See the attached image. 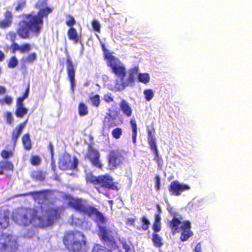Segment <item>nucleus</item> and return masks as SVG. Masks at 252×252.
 Listing matches in <instances>:
<instances>
[{"label":"nucleus","mask_w":252,"mask_h":252,"mask_svg":"<svg viewBox=\"0 0 252 252\" xmlns=\"http://www.w3.org/2000/svg\"><path fill=\"white\" fill-rule=\"evenodd\" d=\"M47 0H38L34 8L38 9L37 14L29 13L24 16V19L18 23L16 33L22 39L30 38V34L38 36L43 27V19H47L53 8L47 6Z\"/></svg>","instance_id":"obj_1"},{"label":"nucleus","mask_w":252,"mask_h":252,"mask_svg":"<svg viewBox=\"0 0 252 252\" xmlns=\"http://www.w3.org/2000/svg\"><path fill=\"white\" fill-rule=\"evenodd\" d=\"M70 205L77 211L71 217L70 223L76 226H81L83 223L82 217H80L79 213L87 215L94 219L98 224L100 237L104 241L112 242L116 231L109 230L103 224L105 223L106 219L103 215L95 208L88 205L86 202L81 199H72L69 202Z\"/></svg>","instance_id":"obj_2"},{"label":"nucleus","mask_w":252,"mask_h":252,"mask_svg":"<svg viewBox=\"0 0 252 252\" xmlns=\"http://www.w3.org/2000/svg\"><path fill=\"white\" fill-rule=\"evenodd\" d=\"M41 207L38 210L21 208L13 212V220L19 225L27 226L32 224L35 226L44 227L51 225L61 211L50 208L46 211Z\"/></svg>","instance_id":"obj_3"},{"label":"nucleus","mask_w":252,"mask_h":252,"mask_svg":"<svg viewBox=\"0 0 252 252\" xmlns=\"http://www.w3.org/2000/svg\"><path fill=\"white\" fill-rule=\"evenodd\" d=\"M167 209L173 217L172 220L169 222V225L173 233L181 232L180 239L182 241H187L192 235L190 230V225L188 221H184L181 216L171 207L167 199H165Z\"/></svg>","instance_id":"obj_4"},{"label":"nucleus","mask_w":252,"mask_h":252,"mask_svg":"<svg viewBox=\"0 0 252 252\" xmlns=\"http://www.w3.org/2000/svg\"><path fill=\"white\" fill-rule=\"evenodd\" d=\"M112 71L118 76L121 78L122 86L119 90H123L128 86H133L136 76L138 73V67H135L129 70L126 76L125 67L122 64H110Z\"/></svg>","instance_id":"obj_5"},{"label":"nucleus","mask_w":252,"mask_h":252,"mask_svg":"<svg viewBox=\"0 0 252 252\" xmlns=\"http://www.w3.org/2000/svg\"><path fill=\"white\" fill-rule=\"evenodd\" d=\"M63 243L68 250L79 252L85 246L84 236L80 232H69L64 237Z\"/></svg>","instance_id":"obj_6"},{"label":"nucleus","mask_w":252,"mask_h":252,"mask_svg":"<svg viewBox=\"0 0 252 252\" xmlns=\"http://www.w3.org/2000/svg\"><path fill=\"white\" fill-rule=\"evenodd\" d=\"M87 181L98 186L96 188L99 192L103 193V189L104 188L112 189L116 188V187L113 184L112 178L108 175L97 177L92 174H89L87 176Z\"/></svg>","instance_id":"obj_7"},{"label":"nucleus","mask_w":252,"mask_h":252,"mask_svg":"<svg viewBox=\"0 0 252 252\" xmlns=\"http://www.w3.org/2000/svg\"><path fill=\"white\" fill-rule=\"evenodd\" d=\"M79 161L78 159L73 157L71 158L67 154H64L60 158L59 167L63 170L75 169L77 168Z\"/></svg>","instance_id":"obj_8"},{"label":"nucleus","mask_w":252,"mask_h":252,"mask_svg":"<svg viewBox=\"0 0 252 252\" xmlns=\"http://www.w3.org/2000/svg\"><path fill=\"white\" fill-rule=\"evenodd\" d=\"M4 236L0 239V246H1V251L3 252H14L17 248V244L14 237L8 236L5 239V242H2Z\"/></svg>","instance_id":"obj_9"},{"label":"nucleus","mask_w":252,"mask_h":252,"mask_svg":"<svg viewBox=\"0 0 252 252\" xmlns=\"http://www.w3.org/2000/svg\"><path fill=\"white\" fill-rule=\"evenodd\" d=\"M189 189V186L187 185L181 184L178 181H173L170 184L169 191L172 195L179 196L183 191Z\"/></svg>","instance_id":"obj_10"},{"label":"nucleus","mask_w":252,"mask_h":252,"mask_svg":"<svg viewBox=\"0 0 252 252\" xmlns=\"http://www.w3.org/2000/svg\"><path fill=\"white\" fill-rule=\"evenodd\" d=\"M124 160L121 154L117 151H113L109 156L108 165L110 169H114L119 166Z\"/></svg>","instance_id":"obj_11"},{"label":"nucleus","mask_w":252,"mask_h":252,"mask_svg":"<svg viewBox=\"0 0 252 252\" xmlns=\"http://www.w3.org/2000/svg\"><path fill=\"white\" fill-rule=\"evenodd\" d=\"M86 158L90 160L93 165L99 168L101 167L102 164L99 159V154L97 151L90 147Z\"/></svg>","instance_id":"obj_12"},{"label":"nucleus","mask_w":252,"mask_h":252,"mask_svg":"<svg viewBox=\"0 0 252 252\" xmlns=\"http://www.w3.org/2000/svg\"><path fill=\"white\" fill-rule=\"evenodd\" d=\"M101 47L103 52V57L108 63H119V60L113 55L112 52H110L107 49L105 45L103 42H100Z\"/></svg>","instance_id":"obj_13"},{"label":"nucleus","mask_w":252,"mask_h":252,"mask_svg":"<svg viewBox=\"0 0 252 252\" xmlns=\"http://www.w3.org/2000/svg\"><path fill=\"white\" fill-rule=\"evenodd\" d=\"M10 213L4 210L0 211V230L6 228L9 225Z\"/></svg>","instance_id":"obj_14"},{"label":"nucleus","mask_w":252,"mask_h":252,"mask_svg":"<svg viewBox=\"0 0 252 252\" xmlns=\"http://www.w3.org/2000/svg\"><path fill=\"white\" fill-rule=\"evenodd\" d=\"M13 15L10 11L7 10L4 14V19L0 21V27L6 29L9 27L12 23Z\"/></svg>","instance_id":"obj_15"},{"label":"nucleus","mask_w":252,"mask_h":252,"mask_svg":"<svg viewBox=\"0 0 252 252\" xmlns=\"http://www.w3.org/2000/svg\"><path fill=\"white\" fill-rule=\"evenodd\" d=\"M68 38L70 40L72 41L74 43L81 42V38L74 28H69L67 31Z\"/></svg>","instance_id":"obj_16"},{"label":"nucleus","mask_w":252,"mask_h":252,"mask_svg":"<svg viewBox=\"0 0 252 252\" xmlns=\"http://www.w3.org/2000/svg\"><path fill=\"white\" fill-rule=\"evenodd\" d=\"M120 110L126 117H129L132 114V109L128 103L125 100L122 99L119 103Z\"/></svg>","instance_id":"obj_17"},{"label":"nucleus","mask_w":252,"mask_h":252,"mask_svg":"<svg viewBox=\"0 0 252 252\" xmlns=\"http://www.w3.org/2000/svg\"><path fill=\"white\" fill-rule=\"evenodd\" d=\"M148 141L151 149L154 153H157L158 149L156 142V138L152 131H148Z\"/></svg>","instance_id":"obj_18"},{"label":"nucleus","mask_w":252,"mask_h":252,"mask_svg":"<svg viewBox=\"0 0 252 252\" xmlns=\"http://www.w3.org/2000/svg\"><path fill=\"white\" fill-rule=\"evenodd\" d=\"M67 70L68 77L71 82V88L73 90L74 85L75 70V68L73 64H68L67 66Z\"/></svg>","instance_id":"obj_19"},{"label":"nucleus","mask_w":252,"mask_h":252,"mask_svg":"<svg viewBox=\"0 0 252 252\" xmlns=\"http://www.w3.org/2000/svg\"><path fill=\"white\" fill-rule=\"evenodd\" d=\"M28 122V120L26 121L24 123L21 124L18 126L16 127L13 131L12 133V140L15 143L17 139L18 138L19 136L22 132L23 128L26 126V125Z\"/></svg>","instance_id":"obj_20"},{"label":"nucleus","mask_w":252,"mask_h":252,"mask_svg":"<svg viewBox=\"0 0 252 252\" xmlns=\"http://www.w3.org/2000/svg\"><path fill=\"white\" fill-rule=\"evenodd\" d=\"M139 68H138V70ZM137 76L138 81L144 84H147L150 82V76L149 73H138L136 77Z\"/></svg>","instance_id":"obj_21"},{"label":"nucleus","mask_w":252,"mask_h":252,"mask_svg":"<svg viewBox=\"0 0 252 252\" xmlns=\"http://www.w3.org/2000/svg\"><path fill=\"white\" fill-rule=\"evenodd\" d=\"M28 109L24 105L16 106L15 115L17 117L23 118L28 113Z\"/></svg>","instance_id":"obj_22"},{"label":"nucleus","mask_w":252,"mask_h":252,"mask_svg":"<svg viewBox=\"0 0 252 252\" xmlns=\"http://www.w3.org/2000/svg\"><path fill=\"white\" fill-rule=\"evenodd\" d=\"M22 142L25 148L29 150L31 149V142L29 134H25L22 138Z\"/></svg>","instance_id":"obj_23"},{"label":"nucleus","mask_w":252,"mask_h":252,"mask_svg":"<svg viewBox=\"0 0 252 252\" xmlns=\"http://www.w3.org/2000/svg\"><path fill=\"white\" fill-rule=\"evenodd\" d=\"M65 17L67 19L65 21V24L69 28H73L76 24V20L74 17L70 14H67Z\"/></svg>","instance_id":"obj_24"},{"label":"nucleus","mask_w":252,"mask_h":252,"mask_svg":"<svg viewBox=\"0 0 252 252\" xmlns=\"http://www.w3.org/2000/svg\"><path fill=\"white\" fill-rule=\"evenodd\" d=\"M153 229L156 232H158L160 229V217L159 214H157L155 216V221L153 225Z\"/></svg>","instance_id":"obj_25"},{"label":"nucleus","mask_w":252,"mask_h":252,"mask_svg":"<svg viewBox=\"0 0 252 252\" xmlns=\"http://www.w3.org/2000/svg\"><path fill=\"white\" fill-rule=\"evenodd\" d=\"M145 99L147 101L151 100L154 96V92L152 89H146L143 92Z\"/></svg>","instance_id":"obj_26"},{"label":"nucleus","mask_w":252,"mask_h":252,"mask_svg":"<svg viewBox=\"0 0 252 252\" xmlns=\"http://www.w3.org/2000/svg\"><path fill=\"white\" fill-rule=\"evenodd\" d=\"M33 197L35 200H38L40 202L41 200H45L47 198V193L44 191L36 192L34 193Z\"/></svg>","instance_id":"obj_27"},{"label":"nucleus","mask_w":252,"mask_h":252,"mask_svg":"<svg viewBox=\"0 0 252 252\" xmlns=\"http://www.w3.org/2000/svg\"><path fill=\"white\" fill-rule=\"evenodd\" d=\"M88 113V107L87 106L83 103H81L79 105V114L80 116L86 115Z\"/></svg>","instance_id":"obj_28"},{"label":"nucleus","mask_w":252,"mask_h":252,"mask_svg":"<svg viewBox=\"0 0 252 252\" xmlns=\"http://www.w3.org/2000/svg\"><path fill=\"white\" fill-rule=\"evenodd\" d=\"M92 252H112L111 251L107 250L103 246L100 245L96 244L94 246Z\"/></svg>","instance_id":"obj_29"},{"label":"nucleus","mask_w":252,"mask_h":252,"mask_svg":"<svg viewBox=\"0 0 252 252\" xmlns=\"http://www.w3.org/2000/svg\"><path fill=\"white\" fill-rule=\"evenodd\" d=\"M153 241L155 245L157 247H159L162 245L161 239L159 235L157 234L153 235Z\"/></svg>","instance_id":"obj_30"},{"label":"nucleus","mask_w":252,"mask_h":252,"mask_svg":"<svg viewBox=\"0 0 252 252\" xmlns=\"http://www.w3.org/2000/svg\"><path fill=\"white\" fill-rule=\"evenodd\" d=\"M37 56L35 53H31L25 58V63H31L34 62L36 59Z\"/></svg>","instance_id":"obj_31"},{"label":"nucleus","mask_w":252,"mask_h":252,"mask_svg":"<svg viewBox=\"0 0 252 252\" xmlns=\"http://www.w3.org/2000/svg\"><path fill=\"white\" fill-rule=\"evenodd\" d=\"M26 0H20L19 1H18L17 5L15 8V10L16 11H20L23 10V9L26 6Z\"/></svg>","instance_id":"obj_32"},{"label":"nucleus","mask_w":252,"mask_h":252,"mask_svg":"<svg viewBox=\"0 0 252 252\" xmlns=\"http://www.w3.org/2000/svg\"><path fill=\"white\" fill-rule=\"evenodd\" d=\"M31 49V45L29 43H24L20 46V52L23 53L25 52H28Z\"/></svg>","instance_id":"obj_33"},{"label":"nucleus","mask_w":252,"mask_h":252,"mask_svg":"<svg viewBox=\"0 0 252 252\" xmlns=\"http://www.w3.org/2000/svg\"><path fill=\"white\" fill-rule=\"evenodd\" d=\"M2 165L3 166V170H12L13 165L11 162L8 161H2Z\"/></svg>","instance_id":"obj_34"},{"label":"nucleus","mask_w":252,"mask_h":252,"mask_svg":"<svg viewBox=\"0 0 252 252\" xmlns=\"http://www.w3.org/2000/svg\"><path fill=\"white\" fill-rule=\"evenodd\" d=\"M112 134L115 139H119L122 134V130L120 128H116L112 131Z\"/></svg>","instance_id":"obj_35"},{"label":"nucleus","mask_w":252,"mask_h":252,"mask_svg":"<svg viewBox=\"0 0 252 252\" xmlns=\"http://www.w3.org/2000/svg\"><path fill=\"white\" fill-rule=\"evenodd\" d=\"M92 26L94 30L100 32V25L98 21L96 20H93L92 21Z\"/></svg>","instance_id":"obj_36"},{"label":"nucleus","mask_w":252,"mask_h":252,"mask_svg":"<svg viewBox=\"0 0 252 252\" xmlns=\"http://www.w3.org/2000/svg\"><path fill=\"white\" fill-rule=\"evenodd\" d=\"M91 101L93 105L97 107L100 103L99 96L96 94L90 97Z\"/></svg>","instance_id":"obj_37"},{"label":"nucleus","mask_w":252,"mask_h":252,"mask_svg":"<svg viewBox=\"0 0 252 252\" xmlns=\"http://www.w3.org/2000/svg\"><path fill=\"white\" fill-rule=\"evenodd\" d=\"M4 115L6 119V122L9 125H11L13 122V118L12 113L9 112H6Z\"/></svg>","instance_id":"obj_38"},{"label":"nucleus","mask_w":252,"mask_h":252,"mask_svg":"<svg viewBox=\"0 0 252 252\" xmlns=\"http://www.w3.org/2000/svg\"><path fill=\"white\" fill-rule=\"evenodd\" d=\"M141 220L143 223L142 227V229L144 230H146L147 229H148L149 226L150 224V222L149 220L145 217H143L142 218Z\"/></svg>","instance_id":"obj_39"},{"label":"nucleus","mask_w":252,"mask_h":252,"mask_svg":"<svg viewBox=\"0 0 252 252\" xmlns=\"http://www.w3.org/2000/svg\"><path fill=\"white\" fill-rule=\"evenodd\" d=\"M31 161L32 165H38L41 162V158L38 156H33L32 157Z\"/></svg>","instance_id":"obj_40"},{"label":"nucleus","mask_w":252,"mask_h":252,"mask_svg":"<svg viewBox=\"0 0 252 252\" xmlns=\"http://www.w3.org/2000/svg\"><path fill=\"white\" fill-rule=\"evenodd\" d=\"M4 102L6 104L10 105L12 103L13 99L11 97L6 95L4 99H0V103H1L2 105L4 104Z\"/></svg>","instance_id":"obj_41"},{"label":"nucleus","mask_w":252,"mask_h":252,"mask_svg":"<svg viewBox=\"0 0 252 252\" xmlns=\"http://www.w3.org/2000/svg\"><path fill=\"white\" fill-rule=\"evenodd\" d=\"M8 36H9V39L12 42H15V40L17 38V35L15 32H10L8 33Z\"/></svg>","instance_id":"obj_42"},{"label":"nucleus","mask_w":252,"mask_h":252,"mask_svg":"<svg viewBox=\"0 0 252 252\" xmlns=\"http://www.w3.org/2000/svg\"><path fill=\"white\" fill-rule=\"evenodd\" d=\"M20 46L16 42H12L10 46V49L13 52H15L16 51H20Z\"/></svg>","instance_id":"obj_43"},{"label":"nucleus","mask_w":252,"mask_h":252,"mask_svg":"<svg viewBox=\"0 0 252 252\" xmlns=\"http://www.w3.org/2000/svg\"><path fill=\"white\" fill-rule=\"evenodd\" d=\"M130 123L132 131H137V125L135 119H131Z\"/></svg>","instance_id":"obj_44"},{"label":"nucleus","mask_w":252,"mask_h":252,"mask_svg":"<svg viewBox=\"0 0 252 252\" xmlns=\"http://www.w3.org/2000/svg\"><path fill=\"white\" fill-rule=\"evenodd\" d=\"M104 99L107 102H111L113 101V98L110 94H106L104 96Z\"/></svg>","instance_id":"obj_45"},{"label":"nucleus","mask_w":252,"mask_h":252,"mask_svg":"<svg viewBox=\"0 0 252 252\" xmlns=\"http://www.w3.org/2000/svg\"><path fill=\"white\" fill-rule=\"evenodd\" d=\"M122 247L126 252H131V250L129 248L128 245L126 242H122Z\"/></svg>","instance_id":"obj_46"},{"label":"nucleus","mask_w":252,"mask_h":252,"mask_svg":"<svg viewBox=\"0 0 252 252\" xmlns=\"http://www.w3.org/2000/svg\"><path fill=\"white\" fill-rule=\"evenodd\" d=\"M24 99L25 98L23 97H19L17 100L16 106H18L19 105V106L24 105L23 102Z\"/></svg>","instance_id":"obj_47"},{"label":"nucleus","mask_w":252,"mask_h":252,"mask_svg":"<svg viewBox=\"0 0 252 252\" xmlns=\"http://www.w3.org/2000/svg\"><path fill=\"white\" fill-rule=\"evenodd\" d=\"M11 154V152H7L6 151H3L1 153V156L3 158H6Z\"/></svg>","instance_id":"obj_48"},{"label":"nucleus","mask_w":252,"mask_h":252,"mask_svg":"<svg viewBox=\"0 0 252 252\" xmlns=\"http://www.w3.org/2000/svg\"><path fill=\"white\" fill-rule=\"evenodd\" d=\"M107 120H108V121H110V122H111V121H113L114 119L113 118H112L111 117H110L109 118H107V117H106L105 118V122H106L107 121ZM109 126H115V124L113 122H112L110 124H109L108 125Z\"/></svg>","instance_id":"obj_49"},{"label":"nucleus","mask_w":252,"mask_h":252,"mask_svg":"<svg viewBox=\"0 0 252 252\" xmlns=\"http://www.w3.org/2000/svg\"><path fill=\"white\" fill-rule=\"evenodd\" d=\"M194 252H201V246L200 243H198L195 249Z\"/></svg>","instance_id":"obj_50"},{"label":"nucleus","mask_w":252,"mask_h":252,"mask_svg":"<svg viewBox=\"0 0 252 252\" xmlns=\"http://www.w3.org/2000/svg\"><path fill=\"white\" fill-rule=\"evenodd\" d=\"M136 136H137V131H132V142L134 144L136 142Z\"/></svg>","instance_id":"obj_51"},{"label":"nucleus","mask_w":252,"mask_h":252,"mask_svg":"<svg viewBox=\"0 0 252 252\" xmlns=\"http://www.w3.org/2000/svg\"><path fill=\"white\" fill-rule=\"evenodd\" d=\"M8 63H18V60L15 56L12 57Z\"/></svg>","instance_id":"obj_52"},{"label":"nucleus","mask_w":252,"mask_h":252,"mask_svg":"<svg viewBox=\"0 0 252 252\" xmlns=\"http://www.w3.org/2000/svg\"><path fill=\"white\" fill-rule=\"evenodd\" d=\"M155 154V157L154 158V160L157 162V160H159L161 159V158L159 157L158 154V152L157 153H154Z\"/></svg>","instance_id":"obj_53"},{"label":"nucleus","mask_w":252,"mask_h":252,"mask_svg":"<svg viewBox=\"0 0 252 252\" xmlns=\"http://www.w3.org/2000/svg\"><path fill=\"white\" fill-rule=\"evenodd\" d=\"M156 162L158 164V168L161 169L163 163L162 159H161L159 160H157Z\"/></svg>","instance_id":"obj_54"},{"label":"nucleus","mask_w":252,"mask_h":252,"mask_svg":"<svg viewBox=\"0 0 252 252\" xmlns=\"http://www.w3.org/2000/svg\"><path fill=\"white\" fill-rule=\"evenodd\" d=\"M159 182H160L159 177L158 176H157L156 177V186H157L158 189L159 188Z\"/></svg>","instance_id":"obj_55"},{"label":"nucleus","mask_w":252,"mask_h":252,"mask_svg":"<svg viewBox=\"0 0 252 252\" xmlns=\"http://www.w3.org/2000/svg\"><path fill=\"white\" fill-rule=\"evenodd\" d=\"M34 234V232L31 230H30V231L29 232H28V233L26 235L27 237H32Z\"/></svg>","instance_id":"obj_56"},{"label":"nucleus","mask_w":252,"mask_h":252,"mask_svg":"<svg viewBox=\"0 0 252 252\" xmlns=\"http://www.w3.org/2000/svg\"><path fill=\"white\" fill-rule=\"evenodd\" d=\"M5 92H6V89L2 86H0V94H3Z\"/></svg>","instance_id":"obj_57"},{"label":"nucleus","mask_w":252,"mask_h":252,"mask_svg":"<svg viewBox=\"0 0 252 252\" xmlns=\"http://www.w3.org/2000/svg\"><path fill=\"white\" fill-rule=\"evenodd\" d=\"M4 59V55L2 51H0V62H2Z\"/></svg>","instance_id":"obj_58"},{"label":"nucleus","mask_w":252,"mask_h":252,"mask_svg":"<svg viewBox=\"0 0 252 252\" xmlns=\"http://www.w3.org/2000/svg\"><path fill=\"white\" fill-rule=\"evenodd\" d=\"M134 222V220L133 219H128L127 220V224H132Z\"/></svg>","instance_id":"obj_59"},{"label":"nucleus","mask_w":252,"mask_h":252,"mask_svg":"<svg viewBox=\"0 0 252 252\" xmlns=\"http://www.w3.org/2000/svg\"><path fill=\"white\" fill-rule=\"evenodd\" d=\"M3 166L2 165V161L0 162V174H1L3 173Z\"/></svg>","instance_id":"obj_60"},{"label":"nucleus","mask_w":252,"mask_h":252,"mask_svg":"<svg viewBox=\"0 0 252 252\" xmlns=\"http://www.w3.org/2000/svg\"><path fill=\"white\" fill-rule=\"evenodd\" d=\"M29 88H28L27 89L26 92H25L24 96H23L25 99L28 97V94H29Z\"/></svg>","instance_id":"obj_61"},{"label":"nucleus","mask_w":252,"mask_h":252,"mask_svg":"<svg viewBox=\"0 0 252 252\" xmlns=\"http://www.w3.org/2000/svg\"><path fill=\"white\" fill-rule=\"evenodd\" d=\"M34 174H35L37 176H38V175H40V177H38V178L39 179L42 180V179H43V177H42V176L41 175V174L40 172H35Z\"/></svg>","instance_id":"obj_62"},{"label":"nucleus","mask_w":252,"mask_h":252,"mask_svg":"<svg viewBox=\"0 0 252 252\" xmlns=\"http://www.w3.org/2000/svg\"><path fill=\"white\" fill-rule=\"evenodd\" d=\"M17 64H8L9 68H14Z\"/></svg>","instance_id":"obj_63"},{"label":"nucleus","mask_w":252,"mask_h":252,"mask_svg":"<svg viewBox=\"0 0 252 252\" xmlns=\"http://www.w3.org/2000/svg\"><path fill=\"white\" fill-rule=\"evenodd\" d=\"M157 209H158V211H159L158 214L159 215V213L161 211V209H160V206L158 205H157Z\"/></svg>","instance_id":"obj_64"}]
</instances>
